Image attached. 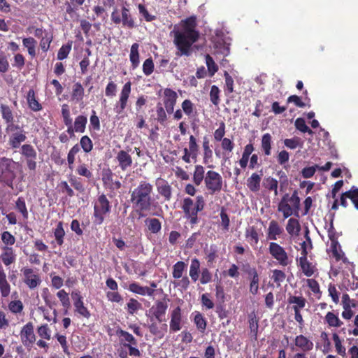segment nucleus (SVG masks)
<instances>
[{"instance_id":"1","label":"nucleus","mask_w":358,"mask_h":358,"mask_svg":"<svg viewBox=\"0 0 358 358\" xmlns=\"http://www.w3.org/2000/svg\"><path fill=\"white\" fill-rule=\"evenodd\" d=\"M196 21L194 17H189L182 21L181 30H173V43L178 50L177 55L189 56L192 45L197 41L199 33L196 30Z\"/></svg>"},{"instance_id":"2","label":"nucleus","mask_w":358,"mask_h":358,"mask_svg":"<svg viewBox=\"0 0 358 358\" xmlns=\"http://www.w3.org/2000/svg\"><path fill=\"white\" fill-rule=\"evenodd\" d=\"M152 193L153 185L145 180L141 181L130 191V203L139 217H145L144 212L150 211L152 207H156L157 203H155Z\"/></svg>"},{"instance_id":"3","label":"nucleus","mask_w":358,"mask_h":358,"mask_svg":"<svg viewBox=\"0 0 358 358\" xmlns=\"http://www.w3.org/2000/svg\"><path fill=\"white\" fill-rule=\"evenodd\" d=\"M206 206V201L202 195H198L194 201L191 197H185L181 203V209L184 217L192 227L199 222V213L203 211Z\"/></svg>"},{"instance_id":"4","label":"nucleus","mask_w":358,"mask_h":358,"mask_svg":"<svg viewBox=\"0 0 358 358\" xmlns=\"http://www.w3.org/2000/svg\"><path fill=\"white\" fill-rule=\"evenodd\" d=\"M110 20L114 24H122V27L129 29L136 27L135 17L132 15L130 9L125 6H122L120 9L115 8L111 13Z\"/></svg>"},{"instance_id":"5","label":"nucleus","mask_w":358,"mask_h":358,"mask_svg":"<svg viewBox=\"0 0 358 358\" xmlns=\"http://www.w3.org/2000/svg\"><path fill=\"white\" fill-rule=\"evenodd\" d=\"M111 205L104 194L98 196L94 204L93 223L95 225L103 224L105 215L111 211Z\"/></svg>"},{"instance_id":"6","label":"nucleus","mask_w":358,"mask_h":358,"mask_svg":"<svg viewBox=\"0 0 358 358\" xmlns=\"http://www.w3.org/2000/svg\"><path fill=\"white\" fill-rule=\"evenodd\" d=\"M16 128L10 129L11 127H6V131L8 134V143L12 149H17L21 146L22 143L27 139L26 131L23 126L15 124Z\"/></svg>"},{"instance_id":"7","label":"nucleus","mask_w":358,"mask_h":358,"mask_svg":"<svg viewBox=\"0 0 358 358\" xmlns=\"http://www.w3.org/2000/svg\"><path fill=\"white\" fill-rule=\"evenodd\" d=\"M20 271L23 282L31 290L36 289L41 284L42 280L37 269L24 266Z\"/></svg>"},{"instance_id":"8","label":"nucleus","mask_w":358,"mask_h":358,"mask_svg":"<svg viewBox=\"0 0 358 358\" xmlns=\"http://www.w3.org/2000/svg\"><path fill=\"white\" fill-rule=\"evenodd\" d=\"M204 183L210 194H213L220 192L222 188V177L217 171H208L204 178Z\"/></svg>"},{"instance_id":"9","label":"nucleus","mask_w":358,"mask_h":358,"mask_svg":"<svg viewBox=\"0 0 358 358\" xmlns=\"http://www.w3.org/2000/svg\"><path fill=\"white\" fill-rule=\"evenodd\" d=\"M268 252L271 257L282 266H287L292 262L285 248L275 242L269 243Z\"/></svg>"},{"instance_id":"10","label":"nucleus","mask_w":358,"mask_h":358,"mask_svg":"<svg viewBox=\"0 0 358 358\" xmlns=\"http://www.w3.org/2000/svg\"><path fill=\"white\" fill-rule=\"evenodd\" d=\"M169 299L164 298L163 300H157L149 310L151 314L150 320L154 317L157 322H165V315L168 309Z\"/></svg>"},{"instance_id":"11","label":"nucleus","mask_w":358,"mask_h":358,"mask_svg":"<svg viewBox=\"0 0 358 358\" xmlns=\"http://www.w3.org/2000/svg\"><path fill=\"white\" fill-rule=\"evenodd\" d=\"M131 92V83L128 81L123 85L120 92L119 101L117 102L114 108L117 114H122L127 108Z\"/></svg>"},{"instance_id":"12","label":"nucleus","mask_w":358,"mask_h":358,"mask_svg":"<svg viewBox=\"0 0 358 358\" xmlns=\"http://www.w3.org/2000/svg\"><path fill=\"white\" fill-rule=\"evenodd\" d=\"M113 173L110 169H103L101 173V180L105 189H109L110 192H114L119 189L122 187V183L120 180H113Z\"/></svg>"},{"instance_id":"13","label":"nucleus","mask_w":358,"mask_h":358,"mask_svg":"<svg viewBox=\"0 0 358 358\" xmlns=\"http://www.w3.org/2000/svg\"><path fill=\"white\" fill-rule=\"evenodd\" d=\"M20 338L24 346H30L36 341L34 324L31 322L24 325L20 331Z\"/></svg>"},{"instance_id":"14","label":"nucleus","mask_w":358,"mask_h":358,"mask_svg":"<svg viewBox=\"0 0 358 358\" xmlns=\"http://www.w3.org/2000/svg\"><path fill=\"white\" fill-rule=\"evenodd\" d=\"M177 99L178 95L174 90L171 88L164 89L163 103L167 113L171 114L173 113Z\"/></svg>"},{"instance_id":"15","label":"nucleus","mask_w":358,"mask_h":358,"mask_svg":"<svg viewBox=\"0 0 358 358\" xmlns=\"http://www.w3.org/2000/svg\"><path fill=\"white\" fill-rule=\"evenodd\" d=\"M294 345L296 350L305 354L313 350L314 348L313 342L308 337L303 334H299L294 338Z\"/></svg>"},{"instance_id":"16","label":"nucleus","mask_w":358,"mask_h":358,"mask_svg":"<svg viewBox=\"0 0 358 358\" xmlns=\"http://www.w3.org/2000/svg\"><path fill=\"white\" fill-rule=\"evenodd\" d=\"M155 185L158 194L165 201H169L172 198L173 189L169 182L165 179L159 178Z\"/></svg>"},{"instance_id":"17","label":"nucleus","mask_w":358,"mask_h":358,"mask_svg":"<svg viewBox=\"0 0 358 358\" xmlns=\"http://www.w3.org/2000/svg\"><path fill=\"white\" fill-rule=\"evenodd\" d=\"M115 160L122 171H127L131 167L133 164V159L129 153V150H121L118 151L115 157Z\"/></svg>"},{"instance_id":"18","label":"nucleus","mask_w":358,"mask_h":358,"mask_svg":"<svg viewBox=\"0 0 358 358\" xmlns=\"http://www.w3.org/2000/svg\"><path fill=\"white\" fill-rule=\"evenodd\" d=\"M182 310L180 306L176 307L171 312L170 331L177 332L182 328Z\"/></svg>"},{"instance_id":"19","label":"nucleus","mask_w":358,"mask_h":358,"mask_svg":"<svg viewBox=\"0 0 358 358\" xmlns=\"http://www.w3.org/2000/svg\"><path fill=\"white\" fill-rule=\"evenodd\" d=\"M0 113L2 119L6 124V127H11L10 129L16 128L14 123V114L12 108L6 104L1 103L0 105Z\"/></svg>"},{"instance_id":"20","label":"nucleus","mask_w":358,"mask_h":358,"mask_svg":"<svg viewBox=\"0 0 358 358\" xmlns=\"http://www.w3.org/2000/svg\"><path fill=\"white\" fill-rule=\"evenodd\" d=\"M245 236L250 246L256 250L259 241V234L255 226L249 227L245 229Z\"/></svg>"},{"instance_id":"21","label":"nucleus","mask_w":358,"mask_h":358,"mask_svg":"<svg viewBox=\"0 0 358 358\" xmlns=\"http://www.w3.org/2000/svg\"><path fill=\"white\" fill-rule=\"evenodd\" d=\"M1 250L0 258L5 266H10L15 262L16 255L12 247L2 246Z\"/></svg>"},{"instance_id":"22","label":"nucleus","mask_w":358,"mask_h":358,"mask_svg":"<svg viewBox=\"0 0 358 358\" xmlns=\"http://www.w3.org/2000/svg\"><path fill=\"white\" fill-rule=\"evenodd\" d=\"M85 2V0H65L63 6L65 13L72 17Z\"/></svg>"},{"instance_id":"23","label":"nucleus","mask_w":358,"mask_h":358,"mask_svg":"<svg viewBox=\"0 0 358 358\" xmlns=\"http://www.w3.org/2000/svg\"><path fill=\"white\" fill-rule=\"evenodd\" d=\"M284 231L283 228L280 226L276 220H271L268 228V238L275 241Z\"/></svg>"},{"instance_id":"24","label":"nucleus","mask_w":358,"mask_h":358,"mask_svg":"<svg viewBox=\"0 0 358 358\" xmlns=\"http://www.w3.org/2000/svg\"><path fill=\"white\" fill-rule=\"evenodd\" d=\"M129 290L134 294H137L141 296H152L155 293L153 289L150 288L147 286H141L137 282H132L129 285Z\"/></svg>"},{"instance_id":"25","label":"nucleus","mask_w":358,"mask_h":358,"mask_svg":"<svg viewBox=\"0 0 358 358\" xmlns=\"http://www.w3.org/2000/svg\"><path fill=\"white\" fill-rule=\"evenodd\" d=\"M10 285L6 279L3 268L0 266V292L3 298L8 297L10 293Z\"/></svg>"},{"instance_id":"26","label":"nucleus","mask_w":358,"mask_h":358,"mask_svg":"<svg viewBox=\"0 0 358 358\" xmlns=\"http://www.w3.org/2000/svg\"><path fill=\"white\" fill-rule=\"evenodd\" d=\"M288 304H293L292 308L294 311H301L306 303V299L303 296L289 295L287 298Z\"/></svg>"},{"instance_id":"27","label":"nucleus","mask_w":358,"mask_h":358,"mask_svg":"<svg viewBox=\"0 0 358 358\" xmlns=\"http://www.w3.org/2000/svg\"><path fill=\"white\" fill-rule=\"evenodd\" d=\"M287 197H289V194H285L278 205V210L282 213L284 218H287L294 214L293 208L287 203Z\"/></svg>"},{"instance_id":"28","label":"nucleus","mask_w":358,"mask_h":358,"mask_svg":"<svg viewBox=\"0 0 358 358\" xmlns=\"http://www.w3.org/2000/svg\"><path fill=\"white\" fill-rule=\"evenodd\" d=\"M139 44L134 43L131 45L129 53V60L131 68L136 69L140 64Z\"/></svg>"},{"instance_id":"29","label":"nucleus","mask_w":358,"mask_h":358,"mask_svg":"<svg viewBox=\"0 0 358 358\" xmlns=\"http://www.w3.org/2000/svg\"><path fill=\"white\" fill-rule=\"evenodd\" d=\"M299 266L306 277H311L317 271L316 266L310 262L308 259H299Z\"/></svg>"},{"instance_id":"30","label":"nucleus","mask_w":358,"mask_h":358,"mask_svg":"<svg viewBox=\"0 0 358 358\" xmlns=\"http://www.w3.org/2000/svg\"><path fill=\"white\" fill-rule=\"evenodd\" d=\"M262 173L260 175L257 173H253L250 177H249L247 180V187L248 189L253 192H257L260 189V182L262 180L261 176Z\"/></svg>"},{"instance_id":"31","label":"nucleus","mask_w":358,"mask_h":358,"mask_svg":"<svg viewBox=\"0 0 358 358\" xmlns=\"http://www.w3.org/2000/svg\"><path fill=\"white\" fill-rule=\"evenodd\" d=\"M115 334L120 338V341L123 346L124 343L137 345L136 339L128 331L119 328L116 330Z\"/></svg>"},{"instance_id":"32","label":"nucleus","mask_w":358,"mask_h":358,"mask_svg":"<svg viewBox=\"0 0 358 358\" xmlns=\"http://www.w3.org/2000/svg\"><path fill=\"white\" fill-rule=\"evenodd\" d=\"M85 95V90L79 82L74 83L72 86L71 98L72 101L79 103L83 101Z\"/></svg>"},{"instance_id":"33","label":"nucleus","mask_w":358,"mask_h":358,"mask_svg":"<svg viewBox=\"0 0 358 358\" xmlns=\"http://www.w3.org/2000/svg\"><path fill=\"white\" fill-rule=\"evenodd\" d=\"M27 101L29 108L34 111L38 112L42 110L41 104L36 99L35 92L34 90L30 89L27 92Z\"/></svg>"},{"instance_id":"34","label":"nucleus","mask_w":358,"mask_h":358,"mask_svg":"<svg viewBox=\"0 0 358 358\" xmlns=\"http://www.w3.org/2000/svg\"><path fill=\"white\" fill-rule=\"evenodd\" d=\"M203 164H208L213 161V151L210 147V142L207 136H204L202 143Z\"/></svg>"},{"instance_id":"35","label":"nucleus","mask_w":358,"mask_h":358,"mask_svg":"<svg viewBox=\"0 0 358 358\" xmlns=\"http://www.w3.org/2000/svg\"><path fill=\"white\" fill-rule=\"evenodd\" d=\"M259 320L255 311L248 315L249 328L250 329V335L255 339L257 338V333L259 329Z\"/></svg>"},{"instance_id":"36","label":"nucleus","mask_w":358,"mask_h":358,"mask_svg":"<svg viewBox=\"0 0 358 358\" xmlns=\"http://www.w3.org/2000/svg\"><path fill=\"white\" fill-rule=\"evenodd\" d=\"M272 143V136L270 134L266 133L262 136L261 148L264 155H271Z\"/></svg>"},{"instance_id":"37","label":"nucleus","mask_w":358,"mask_h":358,"mask_svg":"<svg viewBox=\"0 0 358 358\" xmlns=\"http://www.w3.org/2000/svg\"><path fill=\"white\" fill-rule=\"evenodd\" d=\"M200 262L197 258L191 260L189 275L194 282H196L199 278Z\"/></svg>"},{"instance_id":"38","label":"nucleus","mask_w":358,"mask_h":358,"mask_svg":"<svg viewBox=\"0 0 358 358\" xmlns=\"http://www.w3.org/2000/svg\"><path fill=\"white\" fill-rule=\"evenodd\" d=\"M194 317V323L201 333H204L207 327V320L200 312L196 311Z\"/></svg>"},{"instance_id":"39","label":"nucleus","mask_w":358,"mask_h":358,"mask_svg":"<svg viewBox=\"0 0 358 358\" xmlns=\"http://www.w3.org/2000/svg\"><path fill=\"white\" fill-rule=\"evenodd\" d=\"M205 169L202 165H196L193 173V182L195 185H200L205 178Z\"/></svg>"},{"instance_id":"40","label":"nucleus","mask_w":358,"mask_h":358,"mask_svg":"<svg viewBox=\"0 0 358 358\" xmlns=\"http://www.w3.org/2000/svg\"><path fill=\"white\" fill-rule=\"evenodd\" d=\"M301 229V225L298 220L294 218H290L288 220L286 226V230L289 235H299Z\"/></svg>"},{"instance_id":"41","label":"nucleus","mask_w":358,"mask_h":358,"mask_svg":"<svg viewBox=\"0 0 358 358\" xmlns=\"http://www.w3.org/2000/svg\"><path fill=\"white\" fill-rule=\"evenodd\" d=\"M331 241V249L332 252V255L336 261H339L343 259V262H347V258L344 257L343 259V253L341 250V246L339 245L337 239L330 240Z\"/></svg>"},{"instance_id":"42","label":"nucleus","mask_w":358,"mask_h":358,"mask_svg":"<svg viewBox=\"0 0 358 358\" xmlns=\"http://www.w3.org/2000/svg\"><path fill=\"white\" fill-rule=\"evenodd\" d=\"M148 329L152 335L158 336L159 338H162L164 336L165 333L167 332L168 326L166 324L164 323L162 325L161 328L159 329L156 322H152L150 324H149Z\"/></svg>"},{"instance_id":"43","label":"nucleus","mask_w":358,"mask_h":358,"mask_svg":"<svg viewBox=\"0 0 358 358\" xmlns=\"http://www.w3.org/2000/svg\"><path fill=\"white\" fill-rule=\"evenodd\" d=\"M87 123V117L83 115H78L73 123L75 129L78 131V133H84L86 129V125Z\"/></svg>"},{"instance_id":"44","label":"nucleus","mask_w":358,"mask_h":358,"mask_svg":"<svg viewBox=\"0 0 358 358\" xmlns=\"http://www.w3.org/2000/svg\"><path fill=\"white\" fill-rule=\"evenodd\" d=\"M37 42L32 37L24 38L22 39L23 45L27 49L29 55L34 58L36 53V45Z\"/></svg>"},{"instance_id":"45","label":"nucleus","mask_w":358,"mask_h":358,"mask_svg":"<svg viewBox=\"0 0 358 358\" xmlns=\"http://www.w3.org/2000/svg\"><path fill=\"white\" fill-rule=\"evenodd\" d=\"M143 308L142 304L136 299L130 298L127 303V311L128 314L134 315L138 310Z\"/></svg>"},{"instance_id":"46","label":"nucleus","mask_w":358,"mask_h":358,"mask_svg":"<svg viewBox=\"0 0 358 358\" xmlns=\"http://www.w3.org/2000/svg\"><path fill=\"white\" fill-rule=\"evenodd\" d=\"M54 236L57 243L62 246L64 244V239L65 236V231L63 227V222H59L56 228L54 229Z\"/></svg>"},{"instance_id":"47","label":"nucleus","mask_w":358,"mask_h":358,"mask_svg":"<svg viewBox=\"0 0 358 358\" xmlns=\"http://www.w3.org/2000/svg\"><path fill=\"white\" fill-rule=\"evenodd\" d=\"M145 224L148 230L152 234H157L161 231L162 223L157 218H148Z\"/></svg>"},{"instance_id":"48","label":"nucleus","mask_w":358,"mask_h":358,"mask_svg":"<svg viewBox=\"0 0 358 358\" xmlns=\"http://www.w3.org/2000/svg\"><path fill=\"white\" fill-rule=\"evenodd\" d=\"M20 148V154L25 159L37 158V152L31 144H24Z\"/></svg>"},{"instance_id":"49","label":"nucleus","mask_w":358,"mask_h":358,"mask_svg":"<svg viewBox=\"0 0 358 358\" xmlns=\"http://www.w3.org/2000/svg\"><path fill=\"white\" fill-rule=\"evenodd\" d=\"M264 187L268 191H273L275 196H277L278 181L271 176L264 178L263 182Z\"/></svg>"},{"instance_id":"50","label":"nucleus","mask_w":358,"mask_h":358,"mask_svg":"<svg viewBox=\"0 0 358 358\" xmlns=\"http://www.w3.org/2000/svg\"><path fill=\"white\" fill-rule=\"evenodd\" d=\"M15 209L22 214L24 220L29 217V212L27 208L25 200L23 197L20 196L15 201Z\"/></svg>"},{"instance_id":"51","label":"nucleus","mask_w":358,"mask_h":358,"mask_svg":"<svg viewBox=\"0 0 358 358\" xmlns=\"http://www.w3.org/2000/svg\"><path fill=\"white\" fill-rule=\"evenodd\" d=\"M187 268V264L182 261L177 262L173 266V278L175 279H179L182 277V273Z\"/></svg>"},{"instance_id":"52","label":"nucleus","mask_w":358,"mask_h":358,"mask_svg":"<svg viewBox=\"0 0 358 358\" xmlns=\"http://www.w3.org/2000/svg\"><path fill=\"white\" fill-rule=\"evenodd\" d=\"M249 279L250 283V292L253 294L256 295L259 290V276L257 272H253V274L250 275Z\"/></svg>"},{"instance_id":"53","label":"nucleus","mask_w":358,"mask_h":358,"mask_svg":"<svg viewBox=\"0 0 358 358\" xmlns=\"http://www.w3.org/2000/svg\"><path fill=\"white\" fill-rule=\"evenodd\" d=\"M287 201H289L292 203V207L294 210V215L298 217L299 210L300 208V199L298 196V192L296 190L294 191L289 198L287 197Z\"/></svg>"},{"instance_id":"54","label":"nucleus","mask_w":358,"mask_h":358,"mask_svg":"<svg viewBox=\"0 0 358 358\" xmlns=\"http://www.w3.org/2000/svg\"><path fill=\"white\" fill-rule=\"evenodd\" d=\"M224 76L225 81L224 87V93L226 95H229L234 92V79L227 71H224Z\"/></svg>"},{"instance_id":"55","label":"nucleus","mask_w":358,"mask_h":358,"mask_svg":"<svg viewBox=\"0 0 358 358\" xmlns=\"http://www.w3.org/2000/svg\"><path fill=\"white\" fill-rule=\"evenodd\" d=\"M73 306L75 307V312L80 316L87 319L90 317L91 314L87 308L85 306L83 301L81 302L73 303Z\"/></svg>"},{"instance_id":"56","label":"nucleus","mask_w":358,"mask_h":358,"mask_svg":"<svg viewBox=\"0 0 358 358\" xmlns=\"http://www.w3.org/2000/svg\"><path fill=\"white\" fill-rule=\"evenodd\" d=\"M220 90L219 87L216 85H212L209 96L211 103L215 106H218L220 103Z\"/></svg>"},{"instance_id":"57","label":"nucleus","mask_w":358,"mask_h":358,"mask_svg":"<svg viewBox=\"0 0 358 358\" xmlns=\"http://www.w3.org/2000/svg\"><path fill=\"white\" fill-rule=\"evenodd\" d=\"M8 310L13 314H20L23 309L24 305L20 300L11 301L8 305Z\"/></svg>"},{"instance_id":"58","label":"nucleus","mask_w":358,"mask_h":358,"mask_svg":"<svg viewBox=\"0 0 358 358\" xmlns=\"http://www.w3.org/2000/svg\"><path fill=\"white\" fill-rule=\"evenodd\" d=\"M296 129L303 132L312 135L313 131L306 125L305 120L302 117H298L294 122Z\"/></svg>"},{"instance_id":"59","label":"nucleus","mask_w":358,"mask_h":358,"mask_svg":"<svg viewBox=\"0 0 358 358\" xmlns=\"http://www.w3.org/2000/svg\"><path fill=\"white\" fill-rule=\"evenodd\" d=\"M80 145L86 153L90 152L93 149V143L88 136H83L80 140Z\"/></svg>"},{"instance_id":"60","label":"nucleus","mask_w":358,"mask_h":358,"mask_svg":"<svg viewBox=\"0 0 358 358\" xmlns=\"http://www.w3.org/2000/svg\"><path fill=\"white\" fill-rule=\"evenodd\" d=\"M326 322L330 327H339L343 322L339 318L333 313L328 312L325 317Z\"/></svg>"},{"instance_id":"61","label":"nucleus","mask_w":358,"mask_h":358,"mask_svg":"<svg viewBox=\"0 0 358 358\" xmlns=\"http://www.w3.org/2000/svg\"><path fill=\"white\" fill-rule=\"evenodd\" d=\"M1 239L4 246L10 247L15 243V236L10 231H5L1 234Z\"/></svg>"},{"instance_id":"62","label":"nucleus","mask_w":358,"mask_h":358,"mask_svg":"<svg viewBox=\"0 0 358 358\" xmlns=\"http://www.w3.org/2000/svg\"><path fill=\"white\" fill-rule=\"evenodd\" d=\"M142 69L146 76H150L154 72L155 64L152 57H149L143 62Z\"/></svg>"},{"instance_id":"63","label":"nucleus","mask_w":358,"mask_h":358,"mask_svg":"<svg viewBox=\"0 0 358 358\" xmlns=\"http://www.w3.org/2000/svg\"><path fill=\"white\" fill-rule=\"evenodd\" d=\"M72 42H69L65 45H62L57 52V59L59 60H63L67 58L71 50Z\"/></svg>"},{"instance_id":"64","label":"nucleus","mask_w":358,"mask_h":358,"mask_svg":"<svg viewBox=\"0 0 358 358\" xmlns=\"http://www.w3.org/2000/svg\"><path fill=\"white\" fill-rule=\"evenodd\" d=\"M157 120L161 124H164V122L167 120L166 110L162 106L161 103H158L157 105Z\"/></svg>"}]
</instances>
